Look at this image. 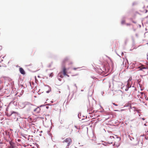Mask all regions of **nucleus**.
<instances>
[{
    "label": "nucleus",
    "mask_w": 148,
    "mask_h": 148,
    "mask_svg": "<svg viewBox=\"0 0 148 148\" xmlns=\"http://www.w3.org/2000/svg\"><path fill=\"white\" fill-rule=\"evenodd\" d=\"M75 127L76 128V126H75Z\"/></svg>",
    "instance_id": "obj_23"
},
{
    "label": "nucleus",
    "mask_w": 148,
    "mask_h": 148,
    "mask_svg": "<svg viewBox=\"0 0 148 148\" xmlns=\"http://www.w3.org/2000/svg\"><path fill=\"white\" fill-rule=\"evenodd\" d=\"M38 77H40V76H39V75H38Z\"/></svg>",
    "instance_id": "obj_20"
},
{
    "label": "nucleus",
    "mask_w": 148,
    "mask_h": 148,
    "mask_svg": "<svg viewBox=\"0 0 148 148\" xmlns=\"http://www.w3.org/2000/svg\"><path fill=\"white\" fill-rule=\"evenodd\" d=\"M62 72L64 75H67L68 77H69V75L67 74L66 69L65 67H64L63 68Z\"/></svg>",
    "instance_id": "obj_4"
},
{
    "label": "nucleus",
    "mask_w": 148,
    "mask_h": 148,
    "mask_svg": "<svg viewBox=\"0 0 148 148\" xmlns=\"http://www.w3.org/2000/svg\"><path fill=\"white\" fill-rule=\"evenodd\" d=\"M19 70L21 74L23 75H24L25 74V71L22 68H20L19 69Z\"/></svg>",
    "instance_id": "obj_5"
},
{
    "label": "nucleus",
    "mask_w": 148,
    "mask_h": 148,
    "mask_svg": "<svg viewBox=\"0 0 148 148\" xmlns=\"http://www.w3.org/2000/svg\"><path fill=\"white\" fill-rule=\"evenodd\" d=\"M125 63V65H128V60L127 59H124L123 62V64L124 65V63Z\"/></svg>",
    "instance_id": "obj_7"
},
{
    "label": "nucleus",
    "mask_w": 148,
    "mask_h": 148,
    "mask_svg": "<svg viewBox=\"0 0 148 148\" xmlns=\"http://www.w3.org/2000/svg\"><path fill=\"white\" fill-rule=\"evenodd\" d=\"M139 70H141L145 75L148 73V65H142L138 67Z\"/></svg>",
    "instance_id": "obj_1"
},
{
    "label": "nucleus",
    "mask_w": 148,
    "mask_h": 148,
    "mask_svg": "<svg viewBox=\"0 0 148 148\" xmlns=\"http://www.w3.org/2000/svg\"><path fill=\"white\" fill-rule=\"evenodd\" d=\"M110 66L113 67L114 66V63L111 60H110Z\"/></svg>",
    "instance_id": "obj_8"
},
{
    "label": "nucleus",
    "mask_w": 148,
    "mask_h": 148,
    "mask_svg": "<svg viewBox=\"0 0 148 148\" xmlns=\"http://www.w3.org/2000/svg\"><path fill=\"white\" fill-rule=\"evenodd\" d=\"M109 66L110 67V64H109Z\"/></svg>",
    "instance_id": "obj_22"
},
{
    "label": "nucleus",
    "mask_w": 148,
    "mask_h": 148,
    "mask_svg": "<svg viewBox=\"0 0 148 148\" xmlns=\"http://www.w3.org/2000/svg\"><path fill=\"white\" fill-rule=\"evenodd\" d=\"M43 106H42V105L36 108L35 109H34V110L33 111L36 113H39L41 110V109L40 108Z\"/></svg>",
    "instance_id": "obj_3"
},
{
    "label": "nucleus",
    "mask_w": 148,
    "mask_h": 148,
    "mask_svg": "<svg viewBox=\"0 0 148 148\" xmlns=\"http://www.w3.org/2000/svg\"><path fill=\"white\" fill-rule=\"evenodd\" d=\"M53 75V73H51L50 74V77H52Z\"/></svg>",
    "instance_id": "obj_11"
},
{
    "label": "nucleus",
    "mask_w": 148,
    "mask_h": 148,
    "mask_svg": "<svg viewBox=\"0 0 148 148\" xmlns=\"http://www.w3.org/2000/svg\"><path fill=\"white\" fill-rule=\"evenodd\" d=\"M132 78H130L127 81L126 85L123 87L122 88L124 89L125 91L128 90L129 88L131 87V85H130V82Z\"/></svg>",
    "instance_id": "obj_2"
},
{
    "label": "nucleus",
    "mask_w": 148,
    "mask_h": 148,
    "mask_svg": "<svg viewBox=\"0 0 148 148\" xmlns=\"http://www.w3.org/2000/svg\"><path fill=\"white\" fill-rule=\"evenodd\" d=\"M58 75L59 76H60L61 78H63L64 77L63 75H62V72L58 74Z\"/></svg>",
    "instance_id": "obj_9"
},
{
    "label": "nucleus",
    "mask_w": 148,
    "mask_h": 148,
    "mask_svg": "<svg viewBox=\"0 0 148 148\" xmlns=\"http://www.w3.org/2000/svg\"><path fill=\"white\" fill-rule=\"evenodd\" d=\"M127 25H130V24H127Z\"/></svg>",
    "instance_id": "obj_21"
},
{
    "label": "nucleus",
    "mask_w": 148,
    "mask_h": 148,
    "mask_svg": "<svg viewBox=\"0 0 148 148\" xmlns=\"http://www.w3.org/2000/svg\"><path fill=\"white\" fill-rule=\"evenodd\" d=\"M68 58H65L63 60V63H65L68 60Z\"/></svg>",
    "instance_id": "obj_10"
},
{
    "label": "nucleus",
    "mask_w": 148,
    "mask_h": 148,
    "mask_svg": "<svg viewBox=\"0 0 148 148\" xmlns=\"http://www.w3.org/2000/svg\"><path fill=\"white\" fill-rule=\"evenodd\" d=\"M114 136H110V138H111V139H112V138H114Z\"/></svg>",
    "instance_id": "obj_14"
},
{
    "label": "nucleus",
    "mask_w": 148,
    "mask_h": 148,
    "mask_svg": "<svg viewBox=\"0 0 148 148\" xmlns=\"http://www.w3.org/2000/svg\"><path fill=\"white\" fill-rule=\"evenodd\" d=\"M113 104L115 106H117V105H116V104H115V103H113Z\"/></svg>",
    "instance_id": "obj_16"
},
{
    "label": "nucleus",
    "mask_w": 148,
    "mask_h": 148,
    "mask_svg": "<svg viewBox=\"0 0 148 148\" xmlns=\"http://www.w3.org/2000/svg\"><path fill=\"white\" fill-rule=\"evenodd\" d=\"M142 119L143 120H145V119L144 118H143Z\"/></svg>",
    "instance_id": "obj_17"
},
{
    "label": "nucleus",
    "mask_w": 148,
    "mask_h": 148,
    "mask_svg": "<svg viewBox=\"0 0 148 148\" xmlns=\"http://www.w3.org/2000/svg\"><path fill=\"white\" fill-rule=\"evenodd\" d=\"M125 23V21L123 20V21H122L121 22V23L122 24H124V23Z\"/></svg>",
    "instance_id": "obj_13"
},
{
    "label": "nucleus",
    "mask_w": 148,
    "mask_h": 148,
    "mask_svg": "<svg viewBox=\"0 0 148 148\" xmlns=\"http://www.w3.org/2000/svg\"><path fill=\"white\" fill-rule=\"evenodd\" d=\"M140 93L141 94H143V93L142 92H140Z\"/></svg>",
    "instance_id": "obj_18"
},
{
    "label": "nucleus",
    "mask_w": 148,
    "mask_h": 148,
    "mask_svg": "<svg viewBox=\"0 0 148 148\" xmlns=\"http://www.w3.org/2000/svg\"><path fill=\"white\" fill-rule=\"evenodd\" d=\"M8 148H14V147H8Z\"/></svg>",
    "instance_id": "obj_15"
},
{
    "label": "nucleus",
    "mask_w": 148,
    "mask_h": 148,
    "mask_svg": "<svg viewBox=\"0 0 148 148\" xmlns=\"http://www.w3.org/2000/svg\"><path fill=\"white\" fill-rule=\"evenodd\" d=\"M79 68H73V69L74 70H75L77 69H79Z\"/></svg>",
    "instance_id": "obj_12"
},
{
    "label": "nucleus",
    "mask_w": 148,
    "mask_h": 148,
    "mask_svg": "<svg viewBox=\"0 0 148 148\" xmlns=\"http://www.w3.org/2000/svg\"><path fill=\"white\" fill-rule=\"evenodd\" d=\"M35 79L36 80V77H35Z\"/></svg>",
    "instance_id": "obj_19"
},
{
    "label": "nucleus",
    "mask_w": 148,
    "mask_h": 148,
    "mask_svg": "<svg viewBox=\"0 0 148 148\" xmlns=\"http://www.w3.org/2000/svg\"><path fill=\"white\" fill-rule=\"evenodd\" d=\"M10 146L9 147H15V143L12 141H11L9 142Z\"/></svg>",
    "instance_id": "obj_6"
}]
</instances>
